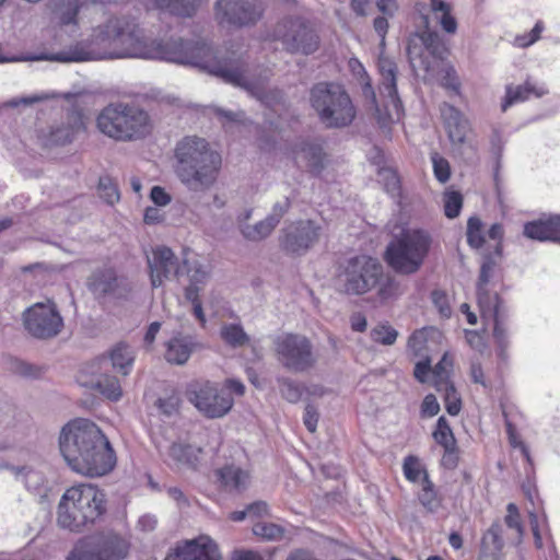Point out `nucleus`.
I'll list each match as a JSON object with an SVG mask.
<instances>
[{"mask_svg":"<svg viewBox=\"0 0 560 560\" xmlns=\"http://www.w3.org/2000/svg\"><path fill=\"white\" fill-rule=\"evenodd\" d=\"M96 58V54L92 50H88L83 43L77 44L69 51L57 52L47 59L60 62H80Z\"/></svg>","mask_w":560,"mask_h":560,"instance_id":"79ce46f5","label":"nucleus"},{"mask_svg":"<svg viewBox=\"0 0 560 560\" xmlns=\"http://www.w3.org/2000/svg\"><path fill=\"white\" fill-rule=\"evenodd\" d=\"M548 93L549 91L544 84H538L530 78H527L524 83L518 85L509 84L505 86L501 110L504 113L514 104L524 103L530 98H540Z\"/></svg>","mask_w":560,"mask_h":560,"instance_id":"c85d7f7f","label":"nucleus"},{"mask_svg":"<svg viewBox=\"0 0 560 560\" xmlns=\"http://www.w3.org/2000/svg\"><path fill=\"white\" fill-rule=\"evenodd\" d=\"M544 30V22L537 21L530 32L515 36L513 42L514 46L518 48L529 47L530 45L535 44L540 39Z\"/></svg>","mask_w":560,"mask_h":560,"instance_id":"3c124183","label":"nucleus"},{"mask_svg":"<svg viewBox=\"0 0 560 560\" xmlns=\"http://www.w3.org/2000/svg\"><path fill=\"white\" fill-rule=\"evenodd\" d=\"M97 129L116 141L142 139L151 132L149 114L137 105L115 103L105 106L96 118Z\"/></svg>","mask_w":560,"mask_h":560,"instance_id":"423d86ee","label":"nucleus"},{"mask_svg":"<svg viewBox=\"0 0 560 560\" xmlns=\"http://www.w3.org/2000/svg\"><path fill=\"white\" fill-rule=\"evenodd\" d=\"M430 330L421 328L411 334L407 342V352L412 358H421L413 368L415 378L421 383L432 385H453L452 375L454 372L455 358L450 351L443 353L440 361L431 364L429 357L428 337Z\"/></svg>","mask_w":560,"mask_h":560,"instance_id":"1a4fd4ad","label":"nucleus"},{"mask_svg":"<svg viewBox=\"0 0 560 560\" xmlns=\"http://www.w3.org/2000/svg\"><path fill=\"white\" fill-rule=\"evenodd\" d=\"M253 533L266 540H278L283 536V528L273 523L257 522L253 526Z\"/></svg>","mask_w":560,"mask_h":560,"instance_id":"09e8293b","label":"nucleus"},{"mask_svg":"<svg viewBox=\"0 0 560 560\" xmlns=\"http://www.w3.org/2000/svg\"><path fill=\"white\" fill-rule=\"evenodd\" d=\"M248 516L252 518L262 517L268 515V504L264 501H257L247 506Z\"/></svg>","mask_w":560,"mask_h":560,"instance_id":"69168bd1","label":"nucleus"},{"mask_svg":"<svg viewBox=\"0 0 560 560\" xmlns=\"http://www.w3.org/2000/svg\"><path fill=\"white\" fill-rule=\"evenodd\" d=\"M323 229L313 220H298L289 223L280 236V246L292 255H304L318 243Z\"/></svg>","mask_w":560,"mask_h":560,"instance_id":"a211bd4d","label":"nucleus"},{"mask_svg":"<svg viewBox=\"0 0 560 560\" xmlns=\"http://www.w3.org/2000/svg\"><path fill=\"white\" fill-rule=\"evenodd\" d=\"M523 233L530 240L560 244V214L526 222Z\"/></svg>","mask_w":560,"mask_h":560,"instance_id":"c756f323","label":"nucleus"},{"mask_svg":"<svg viewBox=\"0 0 560 560\" xmlns=\"http://www.w3.org/2000/svg\"><path fill=\"white\" fill-rule=\"evenodd\" d=\"M384 277L377 258L357 255L343 261L338 273L341 291L348 295H363L376 289Z\"/></svg>","mask_w":560,"mask_h":560,"instance_id":"9d476101","label":"nucleus"},{"mask_svg":"<svg viewBox=\"0 0 560 560\" xmlns=\"http://www.w3.org/2000/svg\"><path fill=\"white\" fill-rule=\"evenodd\" d=\"M7 369L13 374L33 378L39 377L44 372L43 368L30 364L18 358H9L7 360Z\"/></svg>","mask_w":560,"mask_h":560,"instance_id":"c03bdc74","label":"nucleus"},{"mask_svg":"<svg viewBox=\"0 0 560 560\" xmlns=\"http://www.w3.org/2000/svg\"><path fill=\"white\" fill-rule=\"evenodd\" d=\"M164 560H222L218 544L207 535L178 544Z\"/></svg>","mask_w":560,"mask_h":560,"instance_id":"4be33fe9","label":"nucleus"},{"mask_svg":"<svg viewBox=\"0 0 560 560\" xmlns=\"http://www.w3.org/2000/svg\"><path fill=\"white\" fill-rule=\"evenodd\" d=\"M415 9L419 13L420 28L413 34L424 30L422 15H428L429 23L431 24V22H434L435 26H438L443 33L448 35L456 34L458 30V21L452 3L445 0H430L429 12H425L427 5L420 2L416 3ZM429 27L431 28V25Z\"/></svg>","mask_w":560,"mask_h":560,"instance_id":"b1692460","label":"nucleus"},{"mask_svg":"<svg viewBox=\"0 0 560 560\" xmlns=\"http://www.w3.org/2000/svg\"><path fill=\"white\" fill-rule=\"evenodd\" d=\"M463 195L457 190L446 189L443 194L444 213L448 219L457 218L463 208Z\"/></svg>","mask_w":560,"mask_h":560,"instance_id":"49530a36","label":"nucleus"},{"mask_svg":"<svg viewBox=\"0 0 560 560\" xmlns=\"http://www.w3.org/2000/svg\"><path fill=\"white\" fill-rule=\"evenodd\" d=\"M220 335L222 340L232 348L244 347L249 341V337L240 324L222 326Z\"/></svg>","mask_w":560,"mask_h":560,"instance_id":"37998d69","label":"nucleus"},{"mask_svg":"<svg viewBox=\"0 0 560 560\" xmlns=\"http://www.w3.org/2000/svg\"><path fill=\"white\" fill-rule=\"evenodd\" d=\"M503 547L502 525L500 522H493L481 537L477 560H500Z\"/></svg>","mask_w":560,"mask_h":560,"instance_id":"2f4dec72","label":"nucleus"},{"mask_svg":"<svg viewBox=\"0 0 560 560\" xmlns=\"http://www.w3.org/2000/svg\"><path fill=\"white\" fill-rule=\"evenodd\" d=\"M98 196L109 205H114L120 198L117 184L109 176H103L98 180Z\"/></svg>","mask_w":560,"mask_h":560,"instance_id":"de8ad7c7","label":"nucleus"},{"mask_svg":"<svg viewBox=\"0 0 560 560\" xmlns=\"http://www.w3.org/2000/svg\"><path fill=\"white\" fill-rule=\"evenodd\" d=\"M107 513V497L92 483L68 488L57 506V523L61 528L83 533L101 522Z\"/></svg>","mask_w":560,"mask_h":560,"instance_id":"20e7f679","label":"nucleus"},{"mask_svg":"<svg viewBox=\"0 0 560 560\" xmlns=\"http://www.w3.org/2000/svg\"><path fill=\"white\" fill-rule=\"evenodd\" d=\"M220 486L228 491H241L249 481V472L235 465H225L215 470Z\"/></svg>","mask_w":560,"mask_h":560,"instance_id":"72a5a7b5","label":"nucleus"},{"mask_svg":"<svg viewBox=\"0 0 560 560\" xmlns=\"http://www.w3.org/2000/svg\"><path fill=\"white\" fill-rule=\"evenodd\" d=\"M278 361L288 370L304 372L316 363L313 345L308 338L298 334H282L273 341Z\"/></svg>","mask_w":560,"mask_h":560,"instance_id":"4468645a","label":"nucleus"},{"mask_svg":"<svg viewBox=\"0 0 560 560\" xmlns=\"http://www.w3.org/2000/svg\"><path fill=\"white\" fill-rule=\"evenodd\" d=\"M505 427H506V433L509 435V440H510V443L513 447H518L522 452V455L524 456V458L526 459V462L529 464V465H533V460H532V457H530V453H529V450L527 447V445L520 441L515 434V428L514 425L512 424V422L510 421H506L505 422Z\"/></svg>","mask_w":560,"mask_h":560,"instance_id":"13d9d810","label":"nucleus"},{"mask_svg":"<svg viewBox=\"0 0 560 560\" xmlns=\"http://www.w3.org/2000/svg\"><path fill=\"white\" fill-rule=\"evenodd\" d=\"M51 11L59 25L78 23V14L83 5L82 0H51Z\"/></svg>","mask_w":560,"mask_h":560,"instance_id":"c9c22d12","label":"nucleus"},{"mask_svg":"<svg viewBox=\"0 0 560 560\" xmlns=\"http://www.w3.org/2000/svg\"><path fill=\"white\" fill-rule=\"evenodd\" d=\"M430 158L434 177L442 184L448 182L452 174L450 162L438 152H432Z\"/></svg>","mask_w":560,"mask_h":560,"instance_id":"8fccbe9b","label":"nucleus"},{"mask_svg":"<svg viewBox=\"0 0 560 560\" xmlns=\"http://www.w3.org/2000/svg\"><path fill=\"white\" fill-rule=\"evenodd\" d=\"M290 206L287 199L283 206L275 207L273 213L265 220L257 222L254 225H241V232L245 238L249 241H261L267 237L279 223L281 217L288 211Z\"/></svg>","mask_w":560,"mask_h":560,"instance_id":"473e14b6","label":"nucleus"},{"mask_svg":"<svg viewBox=\"0 0 560 560\" xmlns=\"http://www.w3.org/2000/svg\"><path fill=\"white\" fill-rule=\"evenodd\" d=\"M377 69L381 75L380 92L389 98L396 119L399 120L404 116V108L397 91V66L394 60L382 54L377 60Z\"/></svg>","mask_w":560,"mask_h":560,"instance_id":"bb28decb","label":"nucleus"},{"mask_svg":"<svg viewBox=\"0 0 560 560\" xmlns=\"http://www.w3.org/2000/svg\"><path fill=\"white\" fill-rule=\"evenodd\" d=\"M108 358L112 362L113 370L122 375H129L135 363V352L126 342L116 343L109 351Z\"/></svg>","mask_w":560,"mask_h":560,"instance_id":"f704fd0d","label":"nucleus"},{"mask_svg":"<svg viewBox=\"0 0 560 560\" xmlns=\"http://www.w3.org/2000/svg\"><path fill=\"white\" fill-rule=\"evenodd\" d=\"M376 289L377 296L382 301L396 298L400 294L398 282L394 278L386 276L385 273Z\"/></svg>","mask_w":560,"mask_h":560,"instance_id":"864d4df0","label":"nucleus"},{"mask_svg":"<svg viewBox=\"0 0 560 560\" xmlns=\"http://www.w3.org/2000/svg\"><path fill=\"white\" fill-rule=\"evenodd\" d=\"M348 67L352 75L359 81L362 86L363 94L371 96L372 101L376 102V95L372 85L371 77L365 70L363 63L355 57H352L348 61Z\"/></svg>","mask_w":560,"mask_h":560,"instance_id":"a19ab883","label":"nucleus"},{"mask_svg":"<svg viewBox=\"0 0 560 560\" xmlns=\"http://www.w3.org/2000/svg\"><path fill=\"white\" fill-rule=\"evenodd\" d=\"M467 243L472 248H481L486 238L482 231V222L478 217H470L467 221Z\"/></svg>","mask_w":560,"mask_h":560,"instance_id":"a18cd8bd","label":"nucleus"},{"mask_svg":"<svg viewBox=\"0 0 560 560\" xmlns=\"http://www.w3.org/2000/svg\"><path fill=\"white\" fill-rule=\"evenodd\" d=\"M402 472L407 481L420 485L418 499L424 508L433 510L440 504L438 490L430 479L425 465L418 456L408 455L404 458Z\"/></svg>","mask_w":560,"mask_h":560,"instance_id":"6ab92c4d","label":"nucleus"},{"mask_svg":"<svg viewBox=\"0 0 560 560\" xmlns=\"http://www.w3.org/2000/svg\"><path fill=\"white\" fill-rule=\"evenodd\" d=\"M176 174L190 189L212 185L219 175L222 158L210 149L208 141L197 136L184 137L175 148Z\"/></svg>","mask_w":560,"mask_h":560,"instance_id":"39448f33","label":"nucleus"},{"mask_svg":"<svg viewBox=\"0 0 560 560\" xmlns=\"http://www.w3.org/2000/svg\"><path fill=\"white\" fill-rule=\"evenodd\" d=\"M275 39L281 40L288 51L304 55L313 54L319 46L318 35L301 19L280 23L277 26Z\"/></svg>","mask_w":560,"mask_h":560,"instance_id":"f3484780","label":"nucleus"},{"mask_svg":"<svg viewBox=\"0 0 560 560\" xmlns=\"http://www.w3.org/2000/svg\"><path fill=\"white\" fill-rule=\"evenodd\" d=\"M488 237L490 240H493V241H497L498 244H497V247H495V252L498 254H501V250H502V240H503V236H504V228L501 223H493L490 229L488 230Z\"/></svg>","mask_w":560,"mask_h":560,"instance_id":"680f3d73","label":"nucleus"},{"mask_svg":"<svg viewBox=\"0 0 560 560\" xmlns=\"http://www.w3.org/2000/svg\"><path fill=\"white\" fill-rule=\"evenodd\" d=\"M293 159L299 167H304L317 175L324 168L325 153L317 143H302L294 148Z\"/></svg>","mask_w":560,"mask_h":560,"instance_id":"7c9ffc66","label":"nucleus"},{"mask_svg":"<svg viewBox=\"0 0 560 560\" xmlns=\"http://www.w3.org/2000/svg\"><path fill=\"white\" fill-rule=\"evenodd\" d=\"M444 404L448 415L457 416L462 410V398L457 387H445Z\"/></svg>","mask_w":560,"mask_h":560,"instance_id":"4d7b16f0","label":"nucleus"},{"mask_svg":"<svg viewBox=\"0 0 560 560\" xmlns=\"http://www.w3.org/2000/svg\"><path fill=\"white\" fill-rule=\"evenodd\" d=\"M397 330L387 324H381L374 327L371 331V337L375 342L382 345H393L397 339Z\"/></svg>","mask_w":560,"mask_h":560,"instance_id":"603ef678","label":"nucleus"},{"mask_svg":"<svg viewBox=\"0 0 560 560\" xmlns=\"http://www.w3.org/2000/svg\"><path fill=\"white\" fill-rule=\"evenodd\" d=\"M245 387H196L189 401L208 419L222 418L232 409L234 395H244Z\"/></svg>","mask_w":560,"mask_h":560,"instance_id":"2eb2a0df","label":"nucleus"},{"mask_svg":"<svg viewBox=\"0 0 560 560\" xmlns=\"http://www.w3.org/2000/svg\"><path fill=\"white\" fill-rule=\"evenodd\" d=\"M130 548L127 536L115 530H105L80 540L67 560H125Z\"/></svg>","mask_w":560,"mask_h":560,"instance_id":"9b49d317","label":"nucleus"},{"mask_svg":"<svg viewBox=\"0 0 560 560\" xmlns=\"http://www.w3.org/2000/svg\"><path fill=\"white\" fill-rule=\"evenodd\" d=\"M25 330L37 339H51L63 328V319L54 301L35 303L23 313Z\"/></svg>","mask_w":560,"mask_h":560,"instance_id":"dca6fc26","label":"nucleus"},{"mask_svg":"<svg viewBox=\"0 0 560 560\" xmlns=\"http://www.w3.org/2000/svg\"><path fill=\"white\" fill-rule=\"evenodd\" d=\"M232 560H264L262 557L252 550H240L235 551Z\"/></svg>","mask_w":560,"mask_h":560,"instance_id":"774afa93","label":"nucleus"},{"mask_svg":"<svg viewBox=\"0 0 560 560\" xmlns=\"http://www.w3.org/2000/svg\"><path fill=\"white\" fill-rule=\"evenodd\" d=\"M318 418L319 416L316 408L312 405H307L305 407L303 422L311 433H314L316 431Z\"/></svg>","mask_w":560,"mask_h":560,"instance_id":"052dcab7","label":"nucleus"},{"mask_svg":"<svg viewBox=\"0 0 560 560\" xmlns=\"http://www.w3.org/2000/svg\"><path fill=\"white\" fill-rule=\"evenodd\" d=\"M422 23L424 30L411 34L408 40L407 56L411 67L436 78L443 89L459 96L462 83L455 68L446 60L448 48L440 34L430 30L428 15H422Z\"/></svg>","mask_w":560,"mask_h":560,"instance_id":"7ed1b4c3","label":"nucleus"},{"mask_svg":"<svg viewBox=\"0 0 560 560\" xmlns=\"http://www.w3.org/2000/svg\"><path fill=\"white\" fill-rule=\"evenodd\" d=\"M184 271L189 279L187 287H194L197 290V294H200V291L209 278L210 271L198 261H190L188 258H185L183 261L182 273Z\"/></svg>","mask_w":560,"mask_h":560,"instance_id":"ea45409f","label":"nucleus"},{"mask_svg":"<svg viewBox=\"0 0 560 560\" xmlns=\"http://www.w3.org/2000/svg\"><path fill=\"white\" fill-rule=\"evenodd\" d=\"M150 279L153 288H158L168 279L172 271L178 277L182 267H177L176 257L171 248L159 246L152 250V257H148Z\"/></svg>","mask_w":560,"mask_h":560,"instance_id":"cd10ccee","label":"nucleus"},{"mask_svg":"<svg viewBox=\"0 0 560 560\" xmlns=\"http://www.w3.org/2000/svg\"><path fill=\"white\" fill-rule=\"evenodd\" d=\"M143 401L151 415L166 418L178 415L182 405L179 393L174 387H164L159 392L147 390Z\"/></svg>","mask_w":560,"mask_h":560,"instance_id":"a878e982","label":"nucleus"},{"mask_svg":"<svg viewBox=\"0 0 560 560\" xmlns=\"http://www.w3.org/2000/svg\"><path fill=\"white\" fill-rule=\"evenodd\" d=\"M88 132V118L81 109L71 110L65 122L50 127L40 135L44 147H62L72 143Z\"/></svg>","mask_w":560,"mask_h":560,"instance_id":"aec40b11","label":"nucleus"},{"mask_svg":"<svg viewBox=\"0 0 560 560\" xmlns=\"http://www.w3.org/2000/svg\"><path fill=\"white\" fill-rule=\"evenodd\" d=\"M373 27L377 35L381 37V46H385V37L388 32V20L385 16H377L373 21Z\"/></svg>","mask_w":560,"mask_h":560,"instance_id":"e2e57ef3","label":"nucleus"},{"mask_svg":"<svg viewBox=\"0 0 560 560\" xmlns=\"http://www.w3.org/2000/svg\"><path fill=\"white\" fill-rule=\"evenodd\" d=\"M431 243V236L424 230H404L388 243L384 259L397 273H416L423 265Z\"/></svg>","mask_w":560,"mask_h":560,"instance_id":"6e6552de","label":"nucleus"},{"mask_svg":"<svg viewBox=\"0 0 560 560\" xmlns=\"http://www.w3.org/2000/svg\"><path fill=\"white\" fill-rule=\"evenodd\" d=\"M440 411V404L436 399V397L433 394L427 395L421 404V417L422 418H431L439 413Z\"/></svg>","mask_w":560,"mask_h":560,"instance_id":"bf43d9fd","label":"nucleus"},{"mask_svg":"<svg viewBox=\"0 0 560 560\" xmlns=\"http://www.w3.org/2000/svg\"><path fill=\"white\" fill-rule=\"evenodd\" d=\"M434 442L442 447L440 465L444 469L454 470L460 460V448L455 434L444 416H441L432 431Z\"/></svg>","mask_w":560,"mask_h":560,"instance_id":"393cba45","label":"nucleus"},{"mask_svg":"<svg viewBox=\"0 0 560 560\" xmlns=\"http://www.w3.org/2000/svg\"><path fill=\"white\" fill-rule=\"evenodd\" d=\"M190 353L191 345L186 338L176 336L166 343L165 359L170 363L184 364Z\"/></svg>","mask_w":560,"mask_h":560,"instance_id":"58836bf2","label":"nucleus"},{"mask_svg":"<svg viewBox=\"0 0 560 560\" xmlns=\"http://www.w3.org/2000/svg\"><path fill=\"white\" fill-rule=\"evenodd\" d=\"M440 117L443 129L454 148H462L472 132L470 122L464 113L454 105L443 102L440 105Z\"/></svg>","mask_w":560,"mask_h":560,"instance_id":"5701e85b","label":"nucleus"},{"mask_svg":"<svg viewBox=\"0 0 560 560\" xmlns=\"http://www.w3.org/2000/svg\"><path fill=\"white\" fill-rule=\"evenodd\" d=\"M155 8L177 16H191L202 0H153Z\"/></svg>","mask_w":560,"mask_h":560,"instance_id":"4c0bfd02","label":"nucleus"},{"mask_svg":"<svg viewBox=\"0 0 560 560\" xmlns=\"http://www.w3.org/2000/svg\"><path fill=\"white\" fill-rule=\"evenodd\" d=\"M505 525L514 529L517 536L521 538L524 534V527L522 524L521 514L515 503H509L506 506V515L504 516Z\"/></svg>","mask_w":560,"mask_h":560,"instance_id":"6e6d98bb","label":"nucleus"},{"mask_svg":"<svg viewBox=\"0 0 560 560\" xmlns=\"http://www.w3.org/2000/svg\"><path fill=\"white\" fill-rule=\"evenodd\" d=\"M59 448L68 466L85 477H104L117 465V455L108 438L88 419H74L62 428Z\"/></svg>","mask_w":560,"mask_h":560,"instance_id":"f03ea898","label":"nucleus"},{"mask_svg":"<svg viewBox=\"0 0 560 560\" xmlns=\"http://www.w3.org/2000/svg\"><path fill=\"white\" fill-rule=\"evenodd\" d=\"M90 43L110 57L164 59L195 65L236 86L246 85V62L238 49L218 56L203 40L184 39L166 43L149 40L136 21L128 16L110 18L94 30Z\"/></svg>","mask_w":560,"mask_h":560,"instance_id":"f257e3e1","label":"nucleus"},{"mask_svg":"<svg viewBox=\"0 0 560 560\" xmlns=\"http://www.w3.org/2000/svg\"><path fill=\"white\" fill-rule=\"evenodd\" d=\"M201 454L200 447L183 443H173L168 450V455L175 463L190 468L198 466Z\"/></svg>","mask_w":560,"mask_h":560,"instance_id":"e433bc0d","label":"nucleus"},{"mask_svg":"<svg viewBox=\"0 0 560 560\" xmlns=\"http://www.w3.org/2000/svg\"><path fill=\"white\" fill-rule=\"evenodd\" d=\"M184 293L186 300L192 304V313L195 317L199 320L200 325L205 327L207 319L203 313L200 294H197V290L194 287H186Z\"/></svg>","mask_w":560,"mask_h":560,"instance_id":"5fc2aeb1","label":"nucleus"},{"mask_svg":"<svg viewBox=\"0 0 560 560\" xmlns=\"http://www.w3.org/2000/svg\"><path fill=\"white\" fill-rule=\"evenodd\" d=\"M312 108L328 128H345L357 117V108L346 89L336 82L316 83L310 93Z\"/></svg>","mask_w":560,"mask_h":560,"instance_id":"0eeeda50","label":"nucleus"},{"mask_svg":"<svg viewBox=\"0 0 560 560\" xmlns=\"http://www.w3.org/2000/svg\"><path fill=\"white\" fill-rule=\"evenodd\" d=\"M376 5L382 13L388 16H393L398 9L396 0H377Z\"/></svg>","mask_w":560,"mask_h":560,"instance_id":"338daca9","label":"nucleus"},{"mask_svg":"<svg viewBox=\"0 0 560 560\" xmlns=\"http://www.w3.org/2000/svg\"><path fill=\"white\" fill-rule=\"evenodd\" d=\"M150 197L158 206H166L171 201L170 195L160 186H154L151 189Z\"/></svg>","mask_w":560,"mask_h":560,"instance_id":"0e129e2a","label":"nucleus"},{"mask_svg":"<svg viewBox=\"0 0 560 560\" xmlns=\"http://www.w3.org/2000/svg\"><path fill=\"white\" fill-rule=\"evenodd\" d=\"M262 13L260 3L243 0H218L215 15L220 23L248 25L255 23Z\"/></svg>","mask_w":560,"mask_h":560,"instance_id":"412c9836","label":"nucleus"},{"mask_svg":"<svg viewBox=\"0 0 560 560\" xmlns=\"http://www.w3.org/2000/svg\"><path fill=\"white\" fill-rule=\"evenodd\" d=\"M494 266V261L490 258L482 262L477 283V300L481 316L494 322L493 337L495 342L501 348H505L508 346V331L504 325L503 301L498 293H490L487 290Z\"/></svg>","mask_w":560,"mask_h":560,"instance_id":"f8f14e48","label":"nucleus"},{"mask_svg":"<svg viewBox=\"0 0 560 560\" xmlns=\"http://www.w3.org/2000/svg\"><path fill=\"white\" fill-rule=\"evenodd\" d=\"M85 285L98 302L127 300L132 292L128 276L110 264L95 268L86 278Z\"/></svg>","mask_w":560,"mask_h":560,"instance_id":"ddd939ff","label":"nucleus"}]
</instances>
